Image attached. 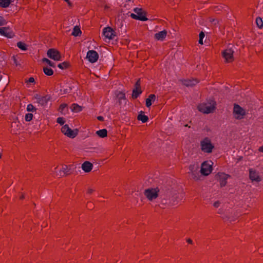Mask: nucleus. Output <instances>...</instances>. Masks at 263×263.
I'll list each match as a JSON object with an SVG mask.
<instances>
[{
    "instance_id": "1",
    "label": "nucleus",
    "mask_w": 263,
    "mask_h": 263,
    "mask_svg": "<svg viewBox=\"0 0 263 263\" xmlns=\"http://www.w3.org/2000/svg\"><path fill=\"white\" fill-rule=\"evenodd\" d=\"M216 102L213 99H210L206 102L202 103L198 106L199 111L204 114H209L215 109Z\"/></svg>"
},
{
    "instance_id": "2",
    "label": "nucleus",
    "mask_w": 263,
    "mask_h": 263,
    "mask_svg": "<svg viewBox=\"0 0 263 263\" xmlns=\"http://www.w3.org/2000/svg\"><path fill=\"white\" fill-rule=\"evenodd\" d=\"M190 172L189 173L191 175V178L195 181H199L202 177L200 172L199 171V166L198 164L190 165L189 167Z\"/></svg>"
},
{
    "instance_id": "3",
    "label": "nucleus",
    "mask_w": 263,
    "mask_h": 263,
    "mask_svg": "<svg viewBox=\"0 0 263 263\" xmlns=\"http://www.w3.org/2000/svg\"><path fill=\"white\" fill-rule=\"evenodd\" d=\"M134 11L135 13H131L130 14L132 18L141 21L147 20V18L146 16V12L142 8H135L134 9Z\"/></svg>"
},
{
    "instance_id": "4",
    "label": "nucleus",
    "mask_w": 263,
    "mask_h": 263,
    "mask_svg": "<svg viewBox=\"0 0 263 263\" xmlns=\"http://www.w3.org/2000/svg\"><path fill=\"white\" fill-rule=\"evenodd\" d=\"M233 115L235 119L241 120L246 116V111L240 105L235 104L233 110Z\"/></svg>"
},
{
    "instance_id": "5",
    "label": "nucleus",
    "mask_w": 263,
    "mask_h": 263,
    "mask_svg": "<svg viewBox=\"0 0 263 263\" xmlns=\"http://www.w3.org/2000/svg\"><path fill=\"white\" fill-rule=\"evenodd\" d=\"M201 149L204 153H211L214 146L212 144L211 140L206 137L200 142Z\"/></svg>"
},
{
    "instance_id": "6",
    "label": "nucleus",
    "mask_w": 263,
    "mask_h": 263,
    "mask_svg": "<svg viewBox=\"0 0 263 263\" xmlns=\"http://www.w3.org/2000/svg\"><path fill=\"white\" fill-rule=\"evenodd\" d=\"M159 189L156 188H149L144 190V195L150 201L156 199L158 197Z\"/></svg>"
},
{
    "instance_id": "7",
    "label": "nucleus",
    "mask_w": 263,
    "mask_h": 263,
    "mask_svg": "<svg viewBox=\"0 0 263 263\" xmlns=\"http://www.w3.org/2000/svg\"><path fill=\"white\" fill-rule=\"evenodd\" d=\"M212 162L204 161L201 164L200 173L203 176L209 175L212 171Z\"/></svg>"
},
{
    "instance_id": "8",
    "label": "nucleus",
    "mask_w": 263,
    "mask_h": 263,
    "mask_svg": "<svg viewBox=\"0 0 263 263\" xmlns=\"http://www.w3.org/2000/svg\"><path fill=\"white\" fill-rule=\"evenodd\" d=\"M234 51L231 48H227L222 52V55L227 63L233 61Z\"/></svg>"
},
{
    "instance_id": "9",
    "label": "nucleus",
    "mask_w": 263,
    "mask_h": 263,
    "mask_svg": "<svg viewBox=\"0 0 263 263\" xmlns=\"http://www.w3.org/2000/svg\"><path fill=\"white\" fill-rule=\"evenodd\" d=\"M249 178L252 182H259L262 180L259 172L253 168L249 169Z\"/></svg>"
},
{
    "instance_id": "10",
    "label": "nucleus",
    "mask_w": 263,
    "mask_h": 263,
    "mask_svg": "<svg viewBox=\"0 0 263 263\" xmlns=\"http://www.w3.org/2000/svg\"><path fill=\"white\" fill-rule=\"evenodd\" d=\"M61 132L66 136L69 138H73L78 134L77 132H74L69 128L68 125H64L61 128Z\"/></svg>"
},
{
    "instance_id": "11",
    "label": "nucleus",
    "mask_w": 263,
    "mask_h": 263,
    "mask_svg": "<svg viewBox=\"0 0 263 263\" xmlns=\"http://www.w3.org/2000/svg\"><path fill=\"white\" fill-rule=\"evenodd\" d=\"M47 56L55 61H60L61 58L60 53L55 49H50L47 53Z\"/></svg>"
},
{
    "instance_id": "12",
    "label": "nucleus",
    "mask_w": 263,
    "mask_h": 263,
    "mask_svg": "<svg viewBox=\"0 0 263 263\" xmlns=\"http://www.w3.org/2000/svg\"><path fill=\"white\" fill-rule=\"evenodd\" d=\"M217 177L218 178L221 187L226 185L227 183V179L230 177V175L226 174L224 173H218L216 175Z\"/></svg>"
},
{
    "instance_id": "13",
    "label": "nucleus",
    "mask_w": 263,
    "mask_h": 263,
    "mask_svg": "<svg viewBox=\"0 0 263 263\" xmlns=\"http://www.w3.org/2000/svg\"><path fill=\"white\" fill-rule=\"evenodd\" d=\"M34 98L36 102L42 106L46 105L50 100V97L48 96H41L37 94L34 96Z\"/></svg>"
},
{
    "instance_id": "14",
    "label": "nucleus",
    "mask_w": 263,
    "mask_h": 263,
    "mask_svg": "<svg viewBox=\"0 0 263 263\" xmlns=\"http://www.w3.org/2000/svg\"><path fill=\"white\" fill-rule=\"evenodd\" d=\"M86 57L89 62L95 63L98 60L99 55L96 51L89 50L87 52Z\"/></svg>"
},
{
    "instance_id": "15",
    "label": "nucleus",
    "mask_w": 263,
    "mask_h": 263,
    "mask_svg": "<svg viewBox=\"0 0 263 263\" xmlns=\"http://www.w3.org/2000/svg\"><path fill=\"white\" fill-rule=\"evenodd\" d=\"M0 34L11 38L13 36V33L9 27L0 28Z\"/></svg>"
},
{
    "instance_id": "16",
    "label": "nucleus",
    "mask_w": 263,
    "mask_h": 263,
    "mask_svg": "<svg viewBox=\"0 0 263 263\" xmlns=\"http://www.w3.org/2000/svg\"><path fill=\"white\" fill-rule=\"evenodd\" d=\"M103 33L106 38L109 40L112 39L115 36L114 31L109 27L104 28Z\"/></svg>"
},
{
    "instance_id": "17",
    "label": "nucleus",
    "mask_w": 263,
    "mask_h": 263,
    "mask_svg": "<svg viewBox=\"0 0 263 263\" xmlns=\"http://www.w3.org/2000/svg\"><path fill=\"white\" fill-rule=\"evenodd\" d=\"M180 81L186 87H192L199 82V81L196 79L181 80Z\"/></svg>"
},
{
    "instance_id": "18",
    "label": "nucleus",
    "mask_w": 263,
    "mask_h": 263,
    "mask_svg": "<svg viewBox=\"0 0 263 263\" xmlns=\"http://www.w3.org/2000/svg\"><path fill=\"white\" fill-rule=\"evenodd\" d=\"M92 167V164L89 161H85L82 165V168L86 173L90 172Z\"/></svg>"
},
{
    "instance_id": "19",
    "label": "nucleus",
    "mask_w": 263,
    "mask_h": 263,
    "mask_svg": "<svg viewBox=\"0 0 263 263\" xmlns=\"http://www.w3.org/2000/svg\"><path fill=\"white\" fill-rule=\"evenodd\" d=\"M167 31L164 30L155 34V38L157 40L163 41L166 37Z\"/></svg>"
},
{
    "instance_id": "20",
    "label": "nucleus",
    "mask_w": 263,
    "mask_h": 263,
    "mask_svg": "<svg viewBox=\"0 0 263 263\" xmlns=\"http://www.w3.org/2000/svg\"><path fill=\"white\" fill-rule=\"evenodd\" d=\"M11 133L13 134H16L18 130L20 129V125L19 122L17 121H13L11 123Z\"/></svg>"
},
{
    "instance_id": "21",
    "label": "nucleus",
    "mask_w": 263,
    "mask_h": 263,
    "mask_svg": "<svg viewBox=\"0 0 263 263\" xmlns=\"http://www.w3.org/2000/svg\"><path fill=\"white\" fill-rule=\"evenodd\" d=\"M156 96L154 94H151L146 99V106L147 107H150L152 104V101H154Z\"/></svg>"
},
{
    "instance_id": "22",
    "label": "nucleus",
    "mask_w": 263,
    "mask_h": 263,
    "mask_svg": "<svg viewBox=\"0 0 263 263\" xmlns=\"http://www.w3.org/2000/svg\"><path fill=\"white\" fill-rule=\"evenodd\" d=\"M71 110L74 112H80L82 110V107L81 106H79L78 104L73 103L72 104L70 107Z\"/></svg>"
},
{
    "instance_id": "23",
    "label": "nucleus",
    "mask_w": 263,
    "mask_h": 263,
    "mask_svg": "<svg viewBox=\"0 0 263 263\" xmlns=\"http://www.w3.org/2000/svg\"><path fill=\"white\" fill-rule=\"evenodd\" d=\"M96 134L101 138H104L107 136V131L106 129H102L97 131Z\"/></svg>"
},
{
    "instance_id": "24",
    "label": "nucleus",
    "mask_w": 263,
    "mask_h": 263,
    "mask_svg": "<svg viewBox=\"0 0 263 263\" xmlns=\"http://www.w3.org/2000/svg\"><path fill=\"white\" fill-rule=\"evenodd\" d=\"M11 2L12 0H0V6L2 8H7Z\"/></svg>"
},
{
    "instance_id": "25",
    "label": "nucleus",
    "mask_w": 263,
    "mask_h": 263,
    "mask_svg": "<svg viewBox=\"0 0 263 263\" xmlns=\"http://www.w3.org/2000/svg\"><path fill=\"white\" fill-rule=\"evenodd\" d=\"M142 93L141 88H135L133 90L132 97L134 99H136L138 96Z\"/></svg>"
},
{
    "instance_id": "26",
    "label": "nucleus",
    "mask_w": 263,
    "mask_h": 263,
    "mask_svg": "<svg viewBox=\"0 0 263 263\" xmlns=\"http://www.w3.org/2000/svg\"><path fill=\"white\" fill-rule=\"evenodd\" d=\"M137 119L138 120L141 121L142 123H145L148 120V117L144 114H142V112L138 116Z\"/></svg>"
},
{
    "instance_id": "27",
    "label": "nucleus",
    "mask_w": 263,
    "mask_h": 263,
    "mask_svg": "<svg viewBox=\"0 0 263 263\" xmlns=\"http://www.w3.org/2000/svg\"><path fill=\"white\" fill-rule=\"evenodd\" d=\"M81 34V31L80 28L78 26H75L73 28V31L72 32V35L74 36H78Z\"/></svg>"
},
{
    "instance_id": "28",
    "label": "nucleus",
    "mask_w": 263,
    "mask_h": 263,
    "mask_svg": "<svg viewBox=\"0 0 263 263\" xmlns=\"http://www.w3.org/2000/svg\"><path fill=\"white\" fill-rule=\"evenodd\" d=\"M43 71L45 74L48 76H52L53 73V71L52 69L47 67L43 68Z\"/></svg>"
},
{
    "instance_id": "29",
    "label": "nucleus",
    "mask_w": 263,
    "mask_h": 263,
    "mask_svg": "<svg viewBox=\"0 0 263 263\" xmlns=\"http://www.w3.org/2000/svg\"><path fill=\"white\" fill-rule=\"evenodd\" d=\"M69 66V64L68 62H64L62 63L58 64V67L62 69H64L67 68Z\"/></svg>"
},
{
    "instance_id": "30",
    "label": "nucleus",
    "mask_w": 263,
    "mask_h": 263,
    "mask_svg": "<svg viewBox=\"0 0 263 263\" xmlns=\"http://www.w3.org/2000/svg\"><path fill=\"white\" fill-rule=\"evenodd\" d=\"M17 46L22 50L25 51L27 50L26 45L22 42H19L17 43Z\"/></svg>"
},
{
    "instance_id": "31",
    "label": "nucleus",
    "mask_w": 263,
    "mask_h": 263,
    "mask_svg": "<svg viewBox=\"0 0 263 263\" xmlns=\"http://www.w3.org/2000/svg\"><path fill=\"white\" fill-rule=\"evenodd\" d=\"M68 166L67 165H63L60 171V175H62V174H63V175H66L68 173Z\"/></svg>"
},
{
    "instance_id": "32",
    "label": "nucleus",
    "mask_w": 263,
    "mask_h": 263,
    "mask_svg": "<svg viewBox=\"0 0 263 263\" xmlns=\"http://www.w3.org/2000/svg\"><path fill=\"white\" fill-rule=\"evenodd\" d=\"M256 23L257 26L261 28L263 27V21L260 17H257L256 19Z\"/></svg>"
},
{
    "instance_id": "33",
    "label": "nucleus",
    "mask_w": 263,
    "mask_h": 263,
    "mask_svg": "<svg viewBox=\"0 0 263 263\" xmlns=\"http://www.w3.org/2000/svg\"><path fill=\"white\" fill-rule=\"evenodd\" d=\"M26 109L29 112H34L36 110V109L32 104H28L27 106Z\"/></svg>"
},
{
    "instance_id": "34",
    "label": "nucleus",
    "mask_w": 263,
    "mask_h": 263,
    "mask_svg": "<svg viewBox=\"0 0 263 263\" xmlns=\"http://www.w3.org/2000/svg\"><path fill=\"white\" fill-rule=\"evenodd\" d=\"M43 62H46L51 67H54L55 66V63L52 62L51 61H50L49 59L47 58L43 59Z\"/></svg>"
},
{
    "instance_id": "35",
    "label": "nucleus",
    "mask_w": 263,
    "mask_h": 263,
    "mask_svg": "<svg viewBox=\"0 0 263 263\" xmlns=\"http://www.w3.org/2000/svg\"><path fill=\"white\" fill-rule=\"evenodd\" d=\"M117 97L118 98L119 100H121L122 99L125 100V93H124L122 92H119L118 94L117 95Z\"/></svg>"
},
{
    "instance_id": "36",
    "label": "nucleus",
    "mask_w": 263,
    "mask_h": 263,
    "mask_svg": "<svg viewBox=\"0 0 263 263\" xmlns=\"http://www.w3.org/2000/svg\"><path fill=\"white\" fill-rule=\"evenodd\" d=\"M67 108V104H66V103H63V104H62L60 106V107H59V110L61 112L63 113V112H64V109H65V108Z\"/></svg>"
},
{
    "instance_id": "37",
    "label": "nucleus",
    "mask_w": 263,
    "mask_h": 263,
    "mask_svg": "<svg viewBox=\"0 0 263 263\" xmlns=\"http://www.w3.org/2000/svg\"><path fill=\"white\" fill-rule=\"evenodd\" d=\"M33 118V115L31 113L26 114L25 119L26 121H30Z\"/></svg>"
},
{
    "instance_id": "38",
    "label": "nucleus",
    "mask_w": 263,
    "mask_h": 263,
    "mask_svg": "<svg viewBox=\"0 0 263 263\" xmlns=\"http://www.w3.org/2000/svg\"><path fill=\"white\" fill-rule=\"evenodd\" d=\"M57 122L61 125H63L64 124V123H65V121H64V118H61V117H59L58 119H57Z\"/></svg>"
},
{
    "instance_id": "39",
    "label": "nucleus",
    "mask_w": 263,
    "mask_h": 263,
    "mask_svg": "<svg viewBox=\"0 0 263 263\" xmlns=\"http://www.w3.org/2000/svg\"><path fill=\"white\" fill-rule=\"evenodd\" d=\"M6 24V21L2 17H0V26L4 25Z\"/></svg>"
},
{
    "instance_id": "40",
    "label": "nucleus",
    "mask_w": 263,
    "mask_h": 263,
    "mask_svg": "<svg viewBox=\"0 0 263 263\" xmlns=\"http://www.w3.org/2000/svg\"><path fill=\"white\" fill-rule=\"evenodd\" d=\"M135 88H141V87H140V79H138L137 82H136V84H135Z\"/></svg>"
},
{
    "instance_id": "41",
    "label": "nucleus",
    "mask_w": 263,
    "mask_h": 263,
    "mask_svg": "<svg viewBox=\"0 0 263 263\" xmlns=\"http://www.w3.org/2000/svg\"><path fill=\"white\" fill-rule=\"evenodd\" d=\"M220 204V202L219 201H216L213 203V206L215 208H217L219 206Z\"/></svg>"
},
{
    "instance_id": "42",
    "label": "nucleus",
    "mask_w": 263,
    "mask_h": 263,
    "mask_svg": "<svg viewBox=\"0 0 263 263\" xmlns=\"http://www.w3.org/2000/svg\"><path fill=\"white\" fill-rule=\"evenodd\" d=\"M204 37V33L201 31L200 33H199V39H203V38Z\"/></svg>"
},
{
    "instance_id": "43",
    "label": "nucleus",
    "mask_w": 263,
    "mask_h": 263,
    "mask_svg": "<svg viewBox=\"0 0 263 263\" xmlns=\"http://www.w3.org/2000/svg\"><path fill=\"white\" fill-rule=\"evenodd\" d=\"M94 191V190L92 189H89L88 190H87V193L88 194H92Z\"/></svg>"
},
{
    "instance_id": "44",
    "label": "nucleus",
    "mask_w": 263,
    "mask_h": 263,
    "mask_svg": "<svg viewBox=\"0 0 263 263\" xmlns=\"http://www.w3.org/2000/svg\"><path fill=\"white\" fill-rule=\"evenodd\" d=\"M28 82L29 83H33L34 82V79L32 77H30L29 79H28Z\"/></svg>"
},
{
    "instance_id": "45",
    "label": "nucleus",
    "mask_w": 263,
    "mask_h": 263,
    "mask_svg": "<svg viewBox=\"0 0 263 263\" xmlns=\"http://www.w3.org/2000/svg\"><path fill=\"white\" fill-rule=\"evenodd\" d=\"M97 119L98 120L101 121H103L104 120V118L102 116H98L97 117Z\"/></svg>"
},
{
    "instance_id": "46",
    "label": "nucleus",
    "mask_w": 263,
    "mask_h": 263,
    "mask_svg": "<svg viewBox=\"0 0 263 263\" xmlns=\"http://www.w3.org/2000/svg\"><path fill=\"white\" fill-rule=\"evenodd\" d=\"M258 151L260 152H262L263 153V145L262 146H260L259 148H258Z\"/></svg>"
},
{
    "instance_id": "47",
    "label": "nucleus",
    "mask_w": 263,
    "mask_h": 263,
    "mask_svg": "<svg viewBox=\"0 0 263 263\" xmlns=\"http://www.w3.org/2000/svg\"><path fill=\"white\" fill-rule=\"evenodd\" d=\"M64 1L67 3V4H68L69 6H71V4L69 0H64Z\"/></svg>"
},
{
    "instance_id": "48",
    "label": "nucleus",
    "mask_w": 263,
    "mask_h": 263,
    "mask_svg": "<svg viewBox=\"0 0 263 263\" xmlns=\"http://www.w3.org/2000/svg\"><path fill=\"white\" fill-rule=\"evenodd\" d=\"M203 39H199V43L200 44H201L202 45L203 44V41H202Z\"/></svg>"
},
{
    "instance_id": "49",
    "label": "nucleus",
    "mask_w": 263,
    "mask_h": 263,
    "mask_svg": "<svg viewBox=\"0 0 263 263\" xmlns=\"http://www.w3.org/2000/svg\"><path fill=\"white\" fill-rule=\"evenodd\" d=\"M187 242L189 243H192V240L191 239H188L187 240Z\"/></svg>"
},
{
    "instance_id": "50",
    "label": "nucleus",
    "mask_w": 263,
    "mask_h": 263,
    "mask_svg": "<svg viewBox=\"0 0 263 263\" xmlns=\"http://www.w3.org/2000/svg\"><path fill=\"white\" fill-rule=\"evenodd\" d=\"M24 198V197L23 195L21 196V197H20V198L22 199H23Z\"/></svg>"
},
{
    "instance_id": "51",
    "label": "nucleus",
    "mask_w": 263,
    "mask_h": 263,
    "mask_svg": "<svg viewBox=\"0 0 263 263\" xmlns=\"http://www.w3.org/2000/svg\"><path fill=\"white\" fill-rule=\"evenodd\" d=\"M1 157H2V154H1V153H0V159L1 158Z\"/></svg>"
}]
</instances>
